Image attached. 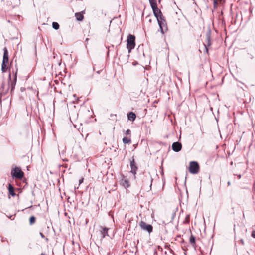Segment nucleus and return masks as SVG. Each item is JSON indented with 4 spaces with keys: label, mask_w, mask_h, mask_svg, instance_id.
Segmentation results:
<instances>
[{
    "label": "nucleus",
    "mask_w": 255,
    "mask_h": 255,
    "mask_svg": "<svg viewBox=\"0 0 255 255\" xmlns=\"http://www.w3.org/2000/svg\"><path fill=\"white\" fill-rule=\"evenodd\" d=\"M127 48L128 49V53H130L132 49L134 48L135 46V37L132 34H129L127 37Z\"/></svg>",
    "instance_id": "1"
},
{
    "label": "nucleus",
    "mask_w": 255,
    "mask_h": 255,
    "mask_svg": "<svg viewBox=\"0 0 255 255\" xmlns=\"http://www.w3.org/2000/svg\"><path fill=\"white\" fill-rule=\"evenodd\" d=\"M11 176L13 178L21 179L24 176V173L19 167H16L11 170Z\"/></svg>",
    "instance_id": "2"
},
{
    "label": "nucleus",
    "mask_w": 255,
    "mask_h": 255,
    "mask_svg": "<svg viewBox=\"0 0 255 255\" xmlns=\"http://www.w3.org/2000/svg\"><path fill=\"white\" fill-rule=\"evenodd\" d=\"M159 19H157L158 24L159 25L160 31L162 34H164L168 30L167 23L164 17H159Z\"/></svg>",
    "instance_id": "3"
},
{
    "label": "nucleus",
    "mask_w": 255,
    "mask_h": 255,
    "mask_svg": "<svg viewBox=\"0 0 255 255\" xmlns=\"http://www.w3.org/2000/svg\"><path fill=\"white\" fill-rule=\"evenodd\" d=\"M140 178L144 184H150V190H151L153 179L150 174L149 173H143L140 175Z\"/></svg>",
    "instance_id": "4"
},
{
    "label": "nucleus",
    "mask_w": 255,
    "mask_h": 255,
    "mask_svg": "<svg viewBox=\"0 0 255 255\" xmlns=\"http://www.w3.org/2000/svg\"><path fill=\"white\" fill-rule=\"evenodd\" d=\"M189 171L192 174H197L199 171V165L196 161L190 162Z\"/></svg>",
    "instance_id": "5"
},
{
    "label": "nucleus",
    "mask_w": 255,
    "mask_h": 255,
    "mask_svg": "<svg viewBox=\"0 0 255 255\" xmlns=\"http://www.w3.org/2000/svg\"><path fill=\"white\" fill-rule=\"evenodd\" d=\"M139 225L142 230L147 231L149 234L151 233L153 231L152 226L150 224H146L145 222L143 221H141L139 223Z\"/></svg>",
    "instance_id": "6"
},
{
    "label": "nucleus",
    "mask_w": 255,
    "mask_h": 255,
    "mask_svg": "<svg viewBox=\"0 0 255 255\" xmlns=\"http://www.w3.org/2000/svg\"><path fill=\"white\" fill-rule=\"evenodd\" d=\"M154 14V15L156 18L157 20L159 19V17H163V15L161 11L157 7V5H153L151 6Z\"/></svg>",
    "instance_id": "7"
},
{
    "label": "nucleus",
    "mask_w": 255,
    "mask_h": 255,
    "mask_svg": "<svg viewBox=\"0 0 255 255\" xmlns=\"http://www.w3.org/2000/svg\"><path fill=\"white\" fill-rule=\"evenodd\" d=\"M211 32L210 30H209L207 31L206 33V41L205 43L204 44V46L207 52H208V47H209L211 45Z\"/></svg>",
    "instance_id": "8"
},
{
    "label": "nucleus",
    "mask_w": 255,
    "mask_h": 255,
    "mask_svg": "<svg viewBox=\"0 0 255 255\" xmlns=\"http://www.w3.org/2000/svg\"><path fill=\"white\" fill-rule=\"evenodd\" d=\"M8 79H9V85L11 87V91H12L14 88L15 86L17 80V72L15 73L14 75V79L12 81L11 79V74H9L8 76Z\"/></svg>",
    "instance_id": "9"
},
{
    "label": "nucleus",
    "mask_w": 255,
    "mask_h": 255,
    "mask_svg": "<svg viewBox=\"0 0 255 255\" xmlns=\"http://www.w3.org/2000/svg\"><path fill=\"white\" fill-rule=\"evenodd\" d=\"M130 166L131 168V172L133 174L134 176V178H135V174L136 173V171L137 170V167L135 164V162L134 161V159L133 157H132V160H130Z\"/></svg>",
    "instance_id": "10"
},
{
    "label": "nucleus",
    "mask_w": 255,
    "mask_h": 255,
    "mask_svg": "<svg viewBox=\"0 0 255 255\" xmlns=\"http://www.w3.org/2000/svg\"><path fill=\"white\" fill-rule=\"evenodd\" d=\"M122 178L120 180V184L122 185L124 188H128L130 187V184L129 183V180L126 178L124 175H122Z\"/></svg>",
    "instance_id": "11"
},
{
    "label": "nucleus",
    "mask_w": 255,
    "mask_h": 255,
    "mask_svg": "<svg viewBox=\"0 0 255 255\" xmlns=\"http://www.w3.org/2000/svg\"><path fill=\"white\" fill-rule=\"evenodd\" d=\"M182 148V144L180 142H175L172 145V150L176 152H179Z\"/></svg>",
    "instance_id": "12"
},
{
    "label": "nucleus",
    "mask_w": 255,
    "mask_h": 255,
    "mask_svg": "<svg viewBox=\"0 0 255 255\" xmlns=\"http://www.w3.org/2000/svg\"><path fill=\"white\" fill-rule=\"evenodd\" d=\"M4 53L3 56V60L2 63H8L9 58H8V52L7 48L6 47L3 49Z\"/></svg>",
    "instance_id": "13"
},
{
    "label": "nucleus",
    "mask_w": 255,
    "mask_h": 255,
    "mask_svg": "<svg viewBox=\"0 0 255 255\" xmlns=\"http://www.w3.org/2000/svg\"><path fill=\"white\" fill-rule=\"evenodd\" d=\"M100 229H101V230H100V231L102 235V238H104L106 236H109L108 234V231L109 230V228H108L107 227H100Z\"/></svg>",
    "instance_id": "14"
},
{
    "label": "nucleus",
    "mask_w": 255,
    "mask_h": 255,
    "mask_svg": "<svg viewBox=\"0 0 255 255\" xmlns=\"http://www.w3.org/2000/svg\"><path fill=\"white\" fill-rule=\"evenodd\" d=\"M127 116H128V120H129L132 122H133L135 120L136 117V114L132 112H129Z\"/></svg>",
    "instance_id": "15"
},
{
    "label": "nucleus",
    "mask_w": 255,
    "mask_h": 255,
    "mask_svg": "<svg viewBox=\"0 0 255 255\" xmlns=\"http://www.w3.org/2000/svg\"><path fill=\"white\" fill-rule=\"evenodd\" d=\"M8 190L10 195L13 197L16 195V193L14 191V187L11 184H8Z\"/></svg>",
    "instance_id": "16"
},
{
    "label": "nucleus",
    "mask_w": 255,
    "mask_h": 255,
    "mask_svg": "<svg viewBox=\"0 0 255 255\" xmlns=\"http://www.w3.org/2000/svg\"><path fill=\"white\" fill-rule=\"evenodd\" d=\"M75 16L78 21H82L84 18L83 14L80 12L76 13Z\"/></svg>",
    "instance_id": "17"
},
{
    "label": "nucleus",
    "mask_w": 255,
    "mask_h": 255,
    "mask_svg": "<svg viewBox=\"0 0 255 255\" xmlns=\"http://www.w3.org/2000/svg\"><path fill=\"white\" fill-rule=\"evenodd\" d=\"M122 140L124 144H129L131 143V139L130 137H124Z\"/></svg>",
    "instance_id": "18"
},
{
    "label": "nucleus",
    "mask_w": 255,
    "mask_h": 255,
    "mask_svg": "<svg viewBox=\"0 0 255 255\" xmlns=\"http://www.w3.org/2000/svg\"><path fill=\"white\" fill-rule=\"evenodd\" d=\"M7 63H2V65H1V71L3 72H5L7 70Z\"/></svg>",
    "instance_id": "19"
},
{
    "label": "nucleus",
    "mask_w": 255,
    "mask_h": 255,
    "mask_svg": "<svg viewBox=\"0 0 255 255\" xmlns=\"http://www.w3.org/2000/svg\"><path fill=\"white\" fill-rule=\"evenodd\" d=\"M52 27L55 30H58L59 28V24L56 22L52 23Z\"/></svg>",
    "instance_id": "20"
},
{
    "label": "nucleus",
    "mask_w": 255,
    "mask_h": 255,
    "mask_svg": "<svg viewBox=\"0 0 255 255\" xmlns=\"http://www.w3.org/2000/svg\"><path fill=\"white\" fill-rule=\"evenodd\" d=\"M36 221V218L34 216H32L29 218V223L30 225L33 224Z\"/></svg>",
    "instance_id": "21"
},
{
    "label": "nucleus",
    "mask_w": 255,
    "mask_h": 255,
    "mask_svg": "<svg viewBox=\"0 0 255 255\" xmlns=\"http://www.w3.org/2000/svg\"><path fill=\"white\" fill-rule=\"evenodd\" d=\"M190 242L192 245L195 244V237L193 235L190 237Z\"/></svg>",
    "instance_id": "22"
},
{
    "label": "nucleus",
    "mask_w": 255,
    "mask_h": 255,
    "mask_svg": "<svg viewBox=\"0 0 255 255\" xmlns=\"http://www.w3.org/2000/svg\"><path fill=\"white\" fill-rule=\"evenodd\" d=\"M189 221H190V215L188 214V215H186V216L185 217L184 223H189Z\"/></svg>",
    "instance_id": "23"
},
{
    "label": "nucleus",
    "mask_w": 255,
    "mask_h": 255,
    "mask_svg": "<svg viewBox=\"0 0 255 255\" xmlns=\"http://www.w3.org/2000/svg\"><path fill=\"white\" fill-rule=\"evenodd\" d=\"M149 2L151 6L157 4L156 0H149Z\"/></svg>",
    "instance_id": "24"
},
{
    "label": "nucleus",
    "mask_w": 255,
    "mask_h": 255,
    "mask_svg": "<svg viewBox=\"0 0 255 255\" xmlns=\"http://www.w3.org/2000/svg\"><path fill=\"white\" fill-rule=\"evenodd\" d=\"M218 0H214L213 6H214V9H216L217 7Z\"/></svg>",
    "instance_id": "25"
},
{
    "label": "nucleus",
    "mask_w": 255,
    "mask_h": 255,
    "mask_svg": "<svg viewBox=\"0 0 255 255\" xmlns=\"http://www.w3.org/2000/svg\"><path fill=\"white\" fill-rule=\"evenodd\" d=\"M39 234L42 238L45 239L47 242L48 241V239L47 238H46L42 233L40 232Z\"/></svg>",
    "instance_id": "26"
},
{
    "label": "nucleus",
    "mask_w": 255,
    "mask_h": 255,
    "mask_svg": "<svg viewBox=\"0 0 255 255\" xmlns=\"http://www.w3.org/2000/svg\"><path fill=\"white\" fill-rule=\"evenodd\" d=\"M125 134L126 135H129L130 136V134H131V131H130V129H127L126 130V131Z\"/></svg>",
    "instance_id": "27"
},
{
    "label": "nucleus",
    "mask_w": 255,
    "mask_h": 255,
    "mask_svg": "<svg viewBox=\"0 0 255 255\" xmlns=\"http://www.w3.org/2000/svg\"><path fill=\"white\" fill-rule=\"evenodd\" d=\"M251 236L253 238H255V231L252 232Z\"/></svg>",
    "instance_id": "28"
},
{
    "label": "nucleus",
    "mask_w": 255,
    "mask_h": 255,
    "mask_svg": "<svg viewBox=\"0 0 255 255\" xmlns=\"http://www.w3.org/2000/svg\"><path fill=\"white\" fill-rule=\"evenodd\" d=\"M83 180H84V179H83V178H82V179H80V180H79V184H81V183H83Z\"/></svg>",
    "instance_id": "29"
},
{
    "label": "nucleus",
    "mask_w": 255,
    "mask_h": 255,
    "mask_svg": "<svg viewBox=\"0 0 255 255\" xmlns=\"http://www.w3.org/2000/svg\"><path fill=\"white\" fill-rule=\"evenodd\" d=\"M240 242L242 245H244V241L243 239L240 240Z\"/></svg>",
    "instance_id": "30"
},
{
    "label": "nucleus",
    "mask_w": 255,
    "mask_h": 255,
    "mask_svg": "<svg viewBox=\"0 0 255 255\" xmlns=\"http://www.w3.org/2000/svg\"><path fill=\"white\" fill-rule=\"evenodd\" d=\"M111 117L116 118V115H111Z\"/></svg>",
    "instance_id": "31"
},
{
    "label": "nucleus",
    "mask_w": 255,
    "mask_h": 255,
    "mask_svg": "<svg viewBox=\"0 0 255 255\" xmlns=\"http://www.w3.org/2000/svg\"><path fill=\"white\" fill-rule=\"evenodd\" d=\"M239 179H240L241 177V175L240 174L236 175Z\"/></svg>",
    "instance_id": "32"
},
{
    "label": "nucleus",
    "mask_w": 255,
    "mask_h": 255,
    "mask_svg": "<svg viewBox=\"0 0 255 255\" xmlns=\"http://www.w3.org/2000/svg\"><path fill=\"white\" fill-rule=\"evenodd\" d=\"M227 184H228V186H230L231 185V182L230 181H228L227 182Z\"/></svg>",
    "instance_id": "33"
},
{
    "label": "nucleus",
    "mask_w": 255,
    "mask_h": 255,
    "mask_svg": "<svg viewBox=\"0 0 255 255\" xmlns=\"http://www.w3.org/2000/svg\"><path fill=\"white\" fill-rule=\"evenodd\" d=\"M12 217V215H11V216H9V218L10 219H11Z\"/></svg>",
    "instance_id": "34"
},
{
    "label": "nucleus",
    "mask_w": 255,
    "mask_h": 255,
    "mask_svg": "<svg viewBox=\"0 0 255 255\" xmlns=\"http://www.w3.org/2000/svg\"><path fill=\"white\" fill-rule=\"evenodd\" d=\"M1 87H2V88H3V87H4V84H2V86Z\"/></svg>",
    "instance_id": "35"
},
{
    "label": "nucleus",
    "mask_w": 255,
    "mask_h": 255,
    "mask_svg": "<svg viewBox=\"0 0 255 255\" xmlns=\"http://www.w3.org/2000/svg\"><path fill=\"white\" fill-rule=\"evenodd\" d=\"M149 21L151 22V19H149Z\"/></svg>",
    "instance_id": "36"
},
{
    "label": "nucleus",
    "mask_w": 255,
    "mask_h": 255,
    "mask_svg": "<svg viewBox=\"0 0 255 255\" xmlns=\"http://www.w3.org/2000/svg\"><path fill=\"white\" fill-rule=\"evenodd\" d=\"M160 1H161V0H158V2H159V3H160Z\"/></svg>",
    "instance_id": "37"
},
{
    "label": "nucleus",
    "mask_w": 255,
    "mask_h": 255,
    "mask_svg": "<svg viewBox=\"0 0 255 255\" xmlns=\"http://www.w3.org/2000/svg\"><path fill=\"white\" fill-rule=\"evenodd\" d=\"M100 71H98L97 72V73H100Z\"/></svg>",
    "instance_id": "38"
}]
</instances>
